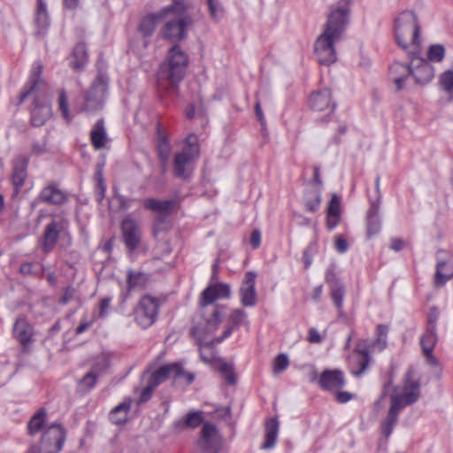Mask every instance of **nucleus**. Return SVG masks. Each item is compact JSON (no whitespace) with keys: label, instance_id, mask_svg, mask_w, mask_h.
<instances>
[{"label":"nucleus","instance_id":"nucleus-1","mask_svg":"<svg viewBox=\"0 0 453 453\" xmlns=\"http://www.w3.org/2000/svg\"><path fill=\"white\" fill-rule=\"evenodd\" d=\"M230 294V286L225 283L210 285L201 294V320L191 327L190 335L196 341L201 359L205 364L215 361V344L220 343L232 334V327L226 326L221 336L211 338L225 316L224 306L212 304L218 299L228 298Z\"/></svg>","mask_w":453,"mask_h":453},{"label":"nucleus","instance_id":"nucleus-2","mask_svg":"<svg viewBox=\"0 0 453 453\" xmlns=\"http://www.w3.org/2000/svg\"><path fill=\"white\" fill-rule=\"evenodd\" d=\"M349 15V4L347 0L340 1L338 6L329 13L323 33L314 43V53L319 64L329 65L336 61L334 44L343 38Z\"/></svg>","mask_w":453,"mask_h":453},{"label":"nucleus","instance_id":"nucleus-3","mask_svg":"<svg viewBox=\"0 0 453 453\" xmlns=\"http://www.w3.org/2000/svg\"><path fill=\"white\" fill-rule=\"evenodd\" d=\"M42 65L35 62L31 71L28 82L20 94L19 104H22L28 96H33V108L31 110L30 120L33 126L42 127L52 115L50 104H49V88L41 78Z\"/></svg>","mask_w":453,"mask_h":453},{"label":"nucleus","instance_id":"nucleus-4","mask_svg":"<svg viewBox=\"0 0 453 453\" xmlns=\"http://www.w3.org/2000/svg\"><path fill=\"white\" fill-rule=\"evenodd\" d=\"M419 53L420 51L416 56H410L411 59L409 64L395 62L390 65V75L397 90L405 87L410 76L418 85L427 84L433 80L434 68L427 60L419 58Z\"/></svg>","mask_w":453,"mask_h":453},{"label":"nucleus","instance_id":"nucleus-5","mask_svg":"<svg viewBox=\"0 0 453 453\" xmlns=\"http://www.w3.org/2000/svg\"><path fill=\"white\" fill-rule=\"evenodd\" d=\"M188 56L178 44L173 45L167 52L166 58L160 65L157 74V86L161 89L177 87L184 79L188 65Z\"/></svg>","mask_w":453,"mask_h":453},{"label":"nucleus","instance_id":"nucleus-6","mask_svg":"<svg viewBox=\"0 0 453 453\" xmlns=\"http://www.w3.org/2000/svg\"><path fill=\"white\" fill-rule=\"evenodd\" d=\"M420 26L412 11L402 12L395 20V37L397 44L410 56L420 51Z\"/></svg>","mask_w":453,"mask_h":453},{"label":"nucleus","instance_id":"nucleus-7","mask_svg":"<svg viewBox=\"0 0 453 453\" xmlns=\"http://www.w3.org/2000/svg\"><path fill=\"white\" fill-rule=\"evenodd\" d=\"M200 155L198 138L195 134H189L185 139V146L180 152L174 155L173 176L182 180H188L194 171L193 163Z\"/></svg>","mask_w":453,"mask_h":453},{"label":"nucleus","instance_id":"nucleus-8","mask_svg":"<svg viewBox=\"0 0 453 453\" xmlns=\"http://www.w3.org/2000/svg\"><path fill=\"white\" fill-rule=\"evenodd\" d=\"M181 10H171L165 25L160 30L161 36L170 42H179L186 38L187 28L191 24V18L186 13L188 5L186 0H181Z\"/></svg>","mask_w":453,"mask_h":453},{"label":"nucleus","instance_id":"nucleus-9","mask_svg":"<svg viewBox=\"0 0 453 453\" xmlns=\"http://www.w3.org/2000/svg\"><path fill=\"white\" fill-rule=\"evenodd\" d=\"M170 376H173L175 380L183 379L187 384H191L195 379V375L185 372L180 364L174 363L163 365L156 370L150 374L148 381L157 388Z\"/></svg>","mask_w":453,"mask_h":453},{"label":"nucleus","instance_id":"nucleus-10","mask_svg":"<svg viewBox=\"0 0 453 453\" xmlns=\"http://www.w3.org/2000/svg\"><path fill=\"white\" fill-rule=\"evenodd\" d=\"M158 313V300L150 296L141 298L134 310V319L142 328L150 327L157 319Z\"/></svg>","mask_w":453,"mask_h":453},{"label":"nucleus","instance_id":"nucleus-11","mask_svg":"<svg viewBox=\"0 0 453 453\" xmlns=\"http://www.w3.org/2000/svg\"><path fill=\"white\" fill-rule=\"evenodd\" d=\"M181 0H173L172 4L160 11L150 13L143 17L139 24L138 30L143 37H150L153 35L157 24L165 20L171 10H181Z\"/></svg>","mask_w":453,"mask_h":453},{"label":"nucleus","instance_id":"nucleus-12","mask_svg":"<svg viewBox=\"0 0 453 453\" xmlns=\"http://www.w3.org/2000/svg\"><path fill=\"white\" fill-rule=\"evenodd\" d=\"M175 200H146L144 208L150 210L158 216L154 226V235L157 236L160 232L165 231L167 226L163 219L164 217L172 213L175 206Z\"/></svg>","mask_w":453,"mask_h":453},{"label":"nucleus","instance_id":"nucleus-13","mask_svg":"<svg viewBox=\"0 0 453 453\" xmlns=\"http://www.w3.org/2000/svg\"><path fill=\"white\" fill-rule=\"evenodd\" d=\"M420 395L418 380H412V374L409 372L403 388V394H394L391 395V403L398 402L401 409L417 402Z\"/></svg>","mask_w":453,"mask_h":453},{"label":"nucleus","instance_id":"nucleus-14","mask_svg":"<svg viewBox=\"0 0 453 453\" xmlns=\"http://www.w3.org/2000/svg\"><path fill=\"white\" fill-rule=\"evenodd\" d=\"M106 93L107 88L105 85L94 83L85 94L83 110L90 112L101 110L104 106Z\"/></svg>","mask_w":453,"mask_h":453},{"label":"nucleus","instance_id":"nucleus-15","mask_svg":"<svg viewBox=\"0 0 453 453\" xmlns=\"http://www.w3.org/2000/svg\"><path fill=\"white\" fill-rule=\"evenodd\" d=\"M256 278L257 273L252 271L245 273L240 288V298L243 306L252 307L257 303V293L255 288Z\"/></svg>","mask_w":453,"mask_h":453},{"label":"nucleus","instance_id":"nucleus-16","mask_svg":"<svg viewBox=\"0 0 453 453\" xmlns=\"http://www.w3.org/2000/svg\"><path fill=\"white\" fill-rule=\"evenodd\" d=\"M29 158L27 156L19 155L12 162V182L14 187V195L18 196L27 176Z\"/></svg>","mask_w":453,"mask_h":453},{"label":"nucleus","instance_id":"nucleus-17","mask_svg":"<svg viewBox=\"0 0 453 453\" xmlns=\"http://www.w3.org/2000/svg\"><path fill=\"white\" fill-rule=\"evenodd\" d=\"M123 240L129 250H135L141 241L142 232L136 222L130 218H126L122 221Z\"/></svg>","mask_w":453,"mask_h":453},{"label":"nucleus","instance_id":"nucleus-18","mask_svg":"<svg viewBox=\"0 0 453 453\" xmlns=\"http://www.w3.org/2000/svg\"><path fill=\"white\" fill-rule=\"evenodd\" d=\"M12 334L23 347H27L33 342L34 327L25 317H19L13 324Z\"/></svg>","mask_w":453,"mask_h":453},{"label":"nucleus","instance_id":"nucleus-19","mask_svg":"<svg viewBox=\"0 0 453 453\" xmlns=\"http://www.w3.org/2000/svg\"><path fill=\"white\" fill-rule=\"evenodd\" d=\"M310 105L311 109L316 111H326V115L333 112L335 108V104L332 101L329 89H323L312 93L310 96Z\"/></svg>","mask_w":453,"mask_h":453},{"label":"nucleus","instance_id":"nucleus-20","mask_svg":"<svg viewBox=\"0 0 453 453\" xmlns=\"http://www.w3.org/2000/svg\"><path fill=\"white\" fill-rule=\"evenodd\" d=\"M65 439V433L63 427L58 424H52L43 433L42 442L50 445L53 444L54 450L52 453H58L61 450Z\"/></svg>","mask_w":453,"mask_h":453},{"label":"nucleus","instance_id":"nucleus-21","mask_svg":"<svg viewBox=\"0 0 453 453\" xmlns=\"http://www.w3.org/2000/svg\"><path fill=\"white\" fill-rule=\"evenodd\" d=\"M319 384L326 390H338L345 384L343 373L340 370H326L321 373Z\"/></svg>","mask_w":453,"mask_h":453},{"label":"nucleus","instance_id":"nucleus-22","mask_svg":"<svg viewBox=\"0 0 453 453\" xmlns=\"http://www.w3.org/2000/svg\"><path fill=\"white\" fill-rule=\"evenodd\" d=\"M437 342V334L436 330L426 328L424 334L420 339V345L424 353V356L426 359V362L432 365L435 366L438 365L437 358L433 355V350Z\"/></svg>","mask_w":453,"mask_h":453},{"label":"nucleus","instance_id":"nucleus-23","mask_svg":"<svg viewBox=\"0 0 453 453\" xmlns=\"http://www.w3.org/2000/svg\"><path fill=\"white\" fill-rule=\"evenodd\" d=\"M220 443V435L215 425L204 422L201 430L199 445L205 449L217 448Z\"/></svg>","mask_w":453,"mask_h":453},{"label":"nucleus","instance_id":"nucleus-24","mask_svg":"<svg viewBox=\"0 0 453 453\" xmlns=\"http://www.w3.org/2000/svg\"><path fill=\"white\" fill-rule=\"evenodd\" d=\"M64 229V224L62 222L51 221L45 227L43 233V241H42V250L45 253L50 252L53 250L58 239L59 233Z\"/></svg>","mask_w":453,"mask_h":453},{"label":"nucleus","instance_id":"nucleus-25","mask_svg":"<svg viewBox=\"0 0 453 453\" xmlns=\"http://www.w3.org/2000/svg\"><path fill=\"white\" fill-rule=\"evenodd\" d=\"M35 25L36 35H44L50 27V16L44 0H37V7L35 12Z\"/></svg>","mask_w":453,"mask_h":453},{"label":"nucleus","instance_id":"nucleus-26","mask_svg":"<svg viewBox=\"0 0 453 453\" xmlns=\"http://www.w3.org/2000/svg\"><path fill=\"white\" fill-rule=\"evenodd\" d=\"M401 410L402 409L398 402L395 401V403H391L388 414L380 424L381 434L386 439H388L392 434L394 427L397 423L398 415Z\"/></svg>","mask_w":453,"mask_h":453},{"label":"nucleus","instance_id":"nucleus-27","mask_svg":"<svg viewBox=\"0 0 453 453\" xmlns=\"http://www.w3.org/2000/svg\"><path fill=\"white\" fill-rule=\"evenodd\" d=\"M380 204L378 200L371 203V208L367 211V235L372 237L379 233L380 228V222L378 217Z\"/></svg>","mask_w":453,"mask_h":453},{"label":"nucleus","instance_id":"nucleus-28","mask_svg":"<svg viewBox=\"0 0 453 453\" xmlns=\"http://www.w3.org/2000/svg\"><path fill=\"white\" fill-rule=\"evenodd\" d=\"M279 432V421L275 418H272L267 420L265 424V442L262 445V449H272L277 441Z\"/></svg>","mask_w":453,"mask_h":453},{"label":"nucleus","instance_id":"nucleus-29","mask_svg":"<svg viewBox=\"0 0 453 453\" xmlns=\"http://www.w3.org/2000/svg\"><path fill=\"white\" fill-rule=\"evenodd\" d=\"M157 150L158 158L162 164L163 172H165L166 170L167 162L170 157L172 146L168 138L164 134L158 133Z\"/></svg>","mask_w":453,"mask_h":453},{"label":"nucleus","instance_id":"nucleus-30","mask_svg":"<svg viewBox=\"0 0 453 453\" xmlns=\"http://www.w3.org/2000/svg\"><path fill=\"white\" fill-rule=\"evenodd\" d=\"M90 139L93 146L96 150H101L104 147L107 137L104 123L102 119L96 122L93 129L90 132Z\"/></svg>","mask_w":453,"mask_h":453},{"label":"nucleus","instance_id":"nucleus-31","mask_svg":"<svg viewBox=\"0 0 453 453\" xmlns=\"http://www.w3.org/2000/svg\"><path fill=\"white\" fill-rule=\"evenodd\" d=\"M203 421L202 411L188 412L182 419L174 423V426L179 430H183L187 427L196 428Z\"/></svg>","mask_w":453,"mask_h":453},{"label":"nucleus","instance_id":"nucleus-32","mask_svg":"<svg viewBox=\"0 0 453 453\" xmlns=\"http://www.w3.org/2000/svg\"><path fill=\"white\" fill-rule=\"evenodd\" d=\"M452 276L453 267L450 265L445 262H439L437 264L434 275V284L436 287L443 286Z\"/></svg>","mask_w":453,"mask_h":453},{"label":"nucleus","instance_id":"nucleus-33","mask_svg":"<svg viewBox=\"0 0 453 453\" xmlns=\"http://www.w3.org/2000/svg\"><path fill=\"white\" fill-rule=\"evenodd\" d=\"M148 276L140 272L128 270L127 273V291H131L135 288H143L148 282Z\"/></svg>","mask_w":453,"mask_h":453},{"label":"nucleus","instance_id":"nucleus-34","mask_svg":"<svg viewBox=\"0 0 453 453\" xmlns=\"http://www.w3.org/2000/svg\"><path fill=\"white\" fill-rule=\"evenodd\" d=\"M129 409L130 403H121L111 411L110 419L116 425L125 424L127 419Z\"/></svg>","mask_w":453,"mask_h":453},{"label":"nucleus","instance_id":"nucleus-35","mask_svg":"<svg viewBox=\"0 0 453 453\" xmlns=\"http://www.w3.org/2000/svg\"><path fill=\"white\" fill-rule=\"evenodd\" d=\"M73 58H74L72 62L73 69H79L84 65L88 61V51L85 43L80 42L75 45L73 50Z\"/></svg>","mask_w":453,"mask_h":453},{"label":"nucleus","instance_id":"nucleus-36","mask_svg":"<svg viewBox=\"0 0 453 453\" xmlns=\"http://www.w3.org/2000/svg\"><path fill=\"white\" fill-rule=\"evenodd\" d=\"M341 216L340 200H330L327 208V226L329 229L334 228Z\"/></svg>","mask_w":453,"mask_h":453},{"label":"nucleus","instance_id":"nucleus-37","mask_svg":"<svg viewBox=\"0 0 453 453\" xmlns=\"http://www.w3.org/2000/svg\"><path fill=\"white\" fill-rule=\"evenodd\" d=\"M344 296H345V288L342 284H341L339 282H334L333 285H331L330 296L340 313L342 312V304H343Z\"/></svg>","mask_w":453,"mask_h":453},{"label":"nucleus","instance_id":"nucleus-38","mask_svg":"<svg viewBox=\"0 0 453 453\" xmlns=\"http://www.w3.org/2000/svg\"><path fill=\"white\" fill-rule=\"evenodd\" d=\"M45 410L41 409L31 418L27 426L28 434L30 435H34L41 431L45 421Z\"/></svg>","mask_w":453,"mask_h":453},{"label":"nucleus","instance_id":"nucleus-39","mask_svg":"<svg viewBox=\"0 0 453 453\" xmlns=\"http://www.w3.org/2000/svg\"><path fill=\"white\" fill-rule=\"evenodd\" d=\"M357 364L359 365V369L357 371H353V374L355 376L361 375L369 365L371 357L369 354V350L366 348L361 349V347L358 345L357 349Z\"/></svg>","mask_w":453,"mask_h":453},{"label":"nucleus","instance_id":"nucleus-40","mask_svg":"<svg viewBox=\"0 0 453 453\" xmlns=\"http://www.w3.org/2000/svg\"><path fill=\"white\" fill-rule=\"evenodd\" d=\"M68 194L58 188V186L55 183L50 184L45 187L41 194L39 198H67Z\"/></svg>","mask_w":453,"mask_h":453},{"label":"nucleus","instance_id":"nucleus-41","mask_svg":"<svg viewBox=\"0 0 453 453\" xmlns=\"http://www.w3.org/2000/svg\"><path fill=\"white\" fill-rule=\"evenodd\" d=\"M440 83L443 91L453 100V70H447L441 74Z\"/></svg>","mask_w":453,"mask_h":453},{"label":"nucleus","instance_id":"nucleus-42","mask_svg":"<svg viewBox=\"0 0 453 453\" xmlns=\"http://www.w3.org/2000/svg\"><path fill=\"white\" fill-rule=\"evenodd\" d=\"M445 49L441 44H433L427 50V58L433 62H441L444 58Z\"/></svg>","mask_w":453,"mask_h":453},{"label":"nucleus","instance_id":"nucleus-43","mask_svg":"<svg viewBox=\"0 0 453 453\" xmlns=\"http://www.w3.org/2000/svg\"><path fill=\"white\" fill-rule=\"evenodd\" d=\"M219 371L226 380L227 383L234 385L236 383V376L234 373L233 365L227 364L226 362H222L219 365Z\"/></svg>","mask_w":453,"mask_h":453},{"label":"nucleus","instance_id":"nucleus-44","mask_svg":"<svg viewBox=\"0 0 453 453\" xmlns=\"http://www.w3.org/2000/svg\"><path fill=\"white\" fill-rule=\"evenodd\" d=\"M97 382V375L94 372H88L79 382L80 389L88 392L92 389Z\"/></svg>","mask_w":453,"mask_h":453},{"label":"nucleus","instance_id":"nucleus-45","mask_svg":"<svg viewBox=\"0 0 453 453\" xmlns=\"http://www.w3.org/2000/svg\"><path fill=\"white\" fill-rule=\"evenodd\" d=\"M246 317L247 314L242 309L234 310L229 316V321L233 324L230 326L232 330L234 326H240L241 325L248 324Z\"/></svg>","mask_w":453,"mask_h":453},{"label":"nucleus","instance_id":"nucleus-46","mask_svg":"<svg viewBox=\"0 0 453 453\" xmlns=\"http://www.w3.org/2000/svg\"><path fill=\"white\" fill-rule=\"evenodd\" d=\"M95 180L96 182V195L104 197L106 191V185L103 177V165H98L95 174Z\"/></svg>","mask_w":453,"mask_h":453},{"label":"nucleus","instance_id":"nucleus-47","mask_svg":"<svg viewBox=\"0 0 453 453\" xmlns=\"http://www.w3.org/2000/svg\"><path fill=\"white\" fill-rule=\"evenodd\" d=\"M48 142V135H45L42 141L34 142L31 146V154L39 157L47 153Z\"/></svg>","mask_w":453,"mask_h":453},{"label":"nucleus","instance_id":"nucleus-48","mask_svg":"<svg viewBox=\"0 0 453 453\" xmlns=\"http://www.w3.org/2000/svg\"><path fill=\"white\" fill-rule=\"evenodd\" d=\"M58 108L65 119L70 120L69 106L66 93L64 89H61L58 96Z\"/></svg>","mask_w":453,"mask_h":453},{"label":"nucleus","instance_id":"nucleus-49","mask_svg":"<svg viewBox=\"0 0 453 453\" xmlns=\"http://www.w3.org/2000/svg\"><path fill=\"white\" fill-rule=\"evenodd\" d=\"M289 365L288 357L286 354L278 355L273 362V372L278 373L288 368Z\"/></svg>","mask_w":453,"mask_h":453},{"label":"nucleus","instance_id":"nucleus-50","mask_svg":"<svg viewBox=\"0 0 453 453\" xmlns=\"http://www.w3.org/2000/svg\"><path fill=\"white\" fill-rule=\"evenodd\" d=\"M388 333V328L387 326L382 324L378 325L376 342L380 347V349L386 348Z\"/></svg>","mask_w":453,"mask_h":453},{"label":"nucleus","instance_id":"nucleus-51","mask_svg":"<svg viewBox=\"0 0 453 453\" xmlns=\"http://www.w3.org/2000/svg\"><path fill=\"white\" fill-rule=\"evenodd\" d=\"M211 16L213 19L219 18L223 13V9L219 0H207Z\"/></svg>","mask_w":453,"mask_h":453},{"label":"nucleus","instance_id":"nucleus-52","mask_svg":"<svg viewBox=\"0 0 453 453\" xmlns=\"http://www.w3.org/2000/svg\"><path fill=\"white\" fill-rule=\"evenodd\" d=\"M156 388L148 381L147 386L142 390L140 397H139V403H146L148 402L155 391Z\"/></svg>","mask_w":453,"mask_h":453},{"label":"nucleus","instance_id":"nucleus-53","mask_svg":"<svg viewBox=\"0 0 453 453\" xmlns=\"http://www.w3.org/2000/svg\"><path fill=\"white\" fill-rule=\"evenodd\" d=\"M76 294V289L73 287H66L64 289V293L62 297L60 298L59 303L62 304H67L71 300L74 298Z\"/></svg>","mask_w":453,"mask_h":453},{"label":"nucleus","instance_id":"nucleus-54","mask_svg":"<svg viewBox=\"0 0 453 453\" xmlns=\"http://www.w3.org/2000/svg\"><path fill=\"white\" fill-rule=\"evenodd\" d=\"M334 247L338 252L344 253L347 251L349 245L346 239H344L342 236H337L335 239Z\"/></svg>","mask_w":453,"mask_h":453},{"label":"nucleus","instance_id":"nucleus-55","mask_svg":"<svg viewBox=\"0 0 453 453\" xmlns=\"http://www.w3.org/2000/svg\"><path fill=\"white\" fill-rule=\"evenodd\" d=\"M261 243V233L259 230H253L250 235V244L254 249H257Z\"/></svg>","mask_w":453,"mask_h":453},{"label":"nucleus","instance_id":"nucleus-56","mask_svg":"<svg viewBox=\"0 0 453 453\" xmlns=\"http://www.w3.org/2000/svg\"><path fill=\"white\" fill-rule=\"evenodd\" d=\"M437 319H438V311L436 309H434L433 311L428 316L426 328L436 330Z\"/></svg>","mask_w":453,"mask_h":453},{"label":"nucleus","instance_id":"nucleus-57","mask_svg":"<svg viewBox=\"0 0 453 453\" xmlns=\"http://www.w3.org/2000/svg\"><path fill=\"white\" fill-rule=\"evenodd\" d=\"M313 182L317 185L318 188L322 187V179L320 175V168L319 166H314L313 167Z\"/></svg>","mask_w":453,"mask_h":453},{"label":"nucleus","instance_id":"nucleus-58","mask_svg":"<svg viewBox=\"0 0 453 453\" xmlns=\"http://www.w3.org/2000/svg\"><path fill=\"white\" fill-rule=\"evenodd\" d=\"M319 201L320 200H309L305 203V208L310 212H315L319 208Z\"/></svg>","mask_w":453,"mask_h":453},{"label":"nucleus","instance_id":"nucleus-59","mask_svg":"<svg viewBox=\"0 0 453 453\" xmlns=\"http://www.w3.org/2000/svg\"><path fill=\"white\" fill-rule=\"evenodd\" d=\"M309 341L313 343H319L321 342L320 334L315 328L310 329Z\"/></svg>","mask_w":453,"mask_h":453},{"label":"nucleus","instance_id":"nucleus-60","mask_svg":"<svg viewBox=\"0 0 453 453\" xmlns=\"http://www.w3.org/2000/svg\"><path fill=\"white\" fill-rule=\"evenodd\" d=\"M351 399V395L347 391L337 392L336 400L339 403H344Z\"/></svg>","mask_w":453,"mask_h":453},{"label":"nucleus","instance_id":"nucleus-61","mask_svg":"<svg viewBox=\"0 0 453 453\" xmlns=\"http://www.w3.org/2000/svg\"><path fill=\"white\" fill-rule=\"evenodd\" d=\"M405 245V242L402 239L395 238L392 240L390 248L395 251L401 250Z\"/></svg>","mask_w":453,"mask_h":453},{"label":"nucleus","instance_id":"nucleus-62","mask_svg":"<svg viewBox=\"0 0 453 453\" xmlns=\"http://www.w3.org/2000/svg\"><path fill=\"white\" fill-rule=\"evenodd\" d=\"M127 200H109V209L113 210V207H120L122 209H126L127 206L126 204Z\"/></svg>","mask_w":453,"mask_h":453},{"label":"nucleus","instance_id":"nucleus-63","mask_svg":"<svg viewBox=\"0 0 453 453\" xmlns=\"http://www.w3.org/2000/svg\"><path fill=\"white\" fill-rule=\"evenodd\" d=\"M255 112H256V115H257L258 120L263 125L264 122H265V116H264V113L262 111L260 102L258 100H257V102H256Z\"/></svg>","mask_w":453,"mask_h":453},{"label":"nucleus","instance_id":"nucleus-64","mask_svg":"<svg viewBox=\"0 0 453 453\" xmlns=\"http://www.w3.org/2000/svg\"><path fill=\"white\" fill-rule=\"evenodd\" d=\"M92 325V321H85L81 322L75 329L76 334H81L85 332L88 327Z\"/></svg>","mask_w":453,"mask_h":453}]
</instances>
